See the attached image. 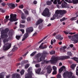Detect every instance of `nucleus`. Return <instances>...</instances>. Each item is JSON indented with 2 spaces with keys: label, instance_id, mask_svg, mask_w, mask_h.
<instances>
[{
  "label": "nucleus",
  "instance_id": "nucleus-1",
  "mask_svg": "<svg viewBox=\"0 0 78 78\" xmlns=\"http://www.w3.org/2000/svg\"><path fill=\"white\" fill-rule=\"evenodd\" d=\"M70 58L69 56H63L61 57H53L52 58V60H50L51 64H56L59 60H65Z\"/></svg>",
  "mask_w": 78,
  "mask_h": 78
},
{
  "label": "nucleus",
  "instance_id": "nucleus-2",
  "mask_svg": "<svg viewBox=\"0 0 78 78\" xmlns=\"http://www.w3.org/2000/svg\"><path fill=\"white\" fill-rule=\"evenodd\" d=\"M48 55V53L46 51H44L43 53H39L37 54L36 56V58L37 60V62L39 63L42 61V59H45L46 55Z\"/></svg>",
  "mask_w": 78,
  "mask_h": 78
},
{
  "label": "nucleus",
  "instance_id": "nucleus-3",
  "mask_svg": "<svg viewBox=\"0 0 78 78\" xmlns=\"http://www.w3.org/2000/svg\"><path fill=\"white\" fill-rule=\"evenodd\" d=\"M66 13H67V12L65 10H57L55 11V14H54L53 16L51 18V20H55L56 19V17H58L59 14L61 16H63V15L66 14Z\"/></svg>",
  "mask_w": 78,
  "mask_h": 78
},
{
  "label": "nucleus",
  "instance_id": "nucleus-4",
  "mask_svg": "<svg viewBox=\"0 0 78 78\" xmlns=\"http://www.w3.org/2000/svg\"><path fill=\"white\" fill-rule=\"evenodd\" d=\"M33 31V28L32 27H28L26 29V33H25L23 36V38L22 39V41H24L27 38L29 34H30Z\"/></svg>",
  "mask_w": 78,
  "mask_h": 78
},
{
  "label": "nucleus",
  "instance_id": "nucleus-5",
  "mask_svg": "<svg viewBox=\"0 0 78 78\" xmlns=\"http://www.w3.org/2000/svg\"><path fill=\"white\" fill-rule=\"evenodd\" d=\"M9 31V29L8 28H6L4 30H2L1 31V38L3 39V38H7L8 35L7 34V33Z\"/></svg>",
  "mask_w": 78,
  "mask_h": 78
},
{
  "label": "nucleus",
  "instance_id": "nucleus-6",
  "mask_svg": "<svg viewBox=\"0 0 78 78\" xmlns=\"http://www.w3.org/2000/svg\"><path fill=\"white\" fill-rule=\"evenodd\" d=\"M42 15L44 16V17H47V18H48V17H50V10L48 8H45L42 13Z\"/></svg>",
  "mask_w": 78,
  "mask_h": 78
},
{
  "label": "nucleus",
  "instance_id": "nucleus-7",
  "mask_svg": "<svg viewBox=\"0 0 78 78\" xmlns=\"http://www.w3.org/2000/svg\"><path fill=\"white\" fill-rule=\"evenodd\" d=\"M6 45L5 44L3 45L2 48V49H1V51H6L8 50H9L10 48L11 47V43H7L6 44Z\"/></svg>",
  "mask_w": 78,
  "mask_h": 78
},
{
  "label": "nucleus",
  "instance_id": "nucleus-8",
  "mask_svg": "<svg viewBox=\"0 0 78 78\" xmlns=\"http://www.w3.org/2000/svg\"><path fill=\"white\" fill-rule=\"evenodd\" d=\"M16 17H17L16 14H13L11 13L10 15V19H9L10 22H15L16 21Z\"/></svg>",
  "mask_w": 78,
  "mask_h": 78
},
{
  "label": "nucleus",
  "instance_id": "nucleus-9",
  "mask_svg": "<svg viewBox=\"0 0 78 78\" xmlns=\"http://www.w3.org/2000/svg\"><path fill=\"white\" fill-rule=\"evenodd\" d=\"M66 2H68L69 3H73V4H78V0H72V1L71 0H65Z\"/></svg>",
  "mask_w": 78,
  "mask_h": 78
},
{
  "label": "nucleus",
  "instance_id": "nucleus-10",
  "mask_svg": "<svg viewBox=\"0 0 78 78\" xmlns=\"http://www.w3.org/2000/svg\"><path fill=\"white\" fill-rule=\"evenodd\" d=\"M29 72L30 74H26L25 78H32V75L33 76L34 74L33 73V72L32 71Z\"/></svg>",
  "mask_w": 78,
  "mask_h": 78
},
{
  "label": "nucleus",
  "instance_id": "nucleus-11",
  "mask_svg": "<svg viewBox=\"0 0 78 78\" xmlns=\"http://www.w3.org/2000/svg\"><path fill=\"white\" fill-rule=\"evenodd\" d=\"M46 69L47 70V73L48 74H50V73H51V71H52V68H51V67L50 66H48L47 68Z\"/></svg>",
  "mask_w": 78,
  "mask_h": 78
},
{
  "label": "nucleus",
  "instance_id": "nucleus-12",
  "mask_svg": "<svg viewBox=\"0 0 78 78\" xmlns=\"http://www.w3.org/2000/svg\"><path fill=\"white\" fill-rule=\"evenodd\" d=\"M62 4L61 5V6L62 8H67V3L64 0H62Z\"/></svg>",
  "mask_w": 78,
  "mask_h": 78
},
{
  "label": "nucleus",
  "instance_id": "nucleus-13",
  "mask_svg": "<svg viewBox=\"0 0 78 78\" xmlns=\"http://www.w3.org/2000/svg\"><path fill=\"white\" fill-rule=\"evenodd\" d=\"M8 6L10 9H14V8H16L15 4H13L12 3H9Z\"/></svg>",
  "mask_w": 78,
  "mask_h": 78
},
{
  "label": "nucleus",
  "instance_id": "nucleus-14",
  "mask_svg": "<svg viewBox=\"0 0 78 78\" xmlns=\"http://www.w3.org/2000/svg\"><path fill=\"white\" fill-rule=\"evenodd\" d=\"M42 22H43V20L40 19L37 20V21L36 22L35 25L36 26H37L39 25L40 24H41Z\"/></svg>",
  "mask_w": 78,
  "mask_h": 78
},
{
  "label": "nucleus",
  "instance_id": "nucleus-15",
  "mask_svg": "<svg viewBox=\"0 0 78 78\" xmlns=\"http://www.w3.org/2000/svg\"><path fill=\"white\" fill-rule=\"evenodd\" d=\"M20 78V75L18 74H13L12 75V77L11 78Z\"/></svg>",
  "mask_w": 78,
  "mask_h": 78
},
{
  "label": "nucleus",
  "instance_id": "nucleus-16",
  "mask_svg": "<svg viewBox=\"0 0 78 78\" xmlns=\"http://www.w3.org/2000/svg\"><path fill=\"white\" fill-rule=\"evenodd\" d=\"M65 71V70H66V67L65 66H63L60 69H59V73H61L62 71Z\"/></svg>",
  "mask_w": 78,
  "mask_h": 78
},
{
  "label": "nucleus",
  "instance_id": "nucleus-17",
  "mask_svg": "<svg viewBox=\"0 0 78 78\" xmlns=\"http://www.w3.org/2000/svg\"><path fill=\"white\" fill-rule=\"evenodd\" d=\"M55 38L57 39H58V40H60V41H62L63 39V37H61L60 35H57L55 37Z\"/></svg>",
  "mask_w": 78,
  "mask_h": 78
},
{
  "label": "nucleus",
  "instance_id": "nucleus-18",
  "mask_svg": "<svg viewBox=\"0 0 78 78\" xmlns=\"http://www.w3.org/2000/svg\"><path fill=\"white\" fill-rule=\"evenodd\" d=\"M8 34L9 36H10V37H12V36L13 34V31L12 30H10L8 33Z\"/></svg>",
  "mask_w": 78,
  "mask_h": 78
},
{
  "label": "nucleus",
  "instance_id": "nucleus-19",
  "mask_svg": "<svg viewBox=\"0 0 78 78\" xmlns=\"http://www.w3.org/2000/svg\"><path fill=\"white\" fill-rule=\"evenodd\" d=\"M49 62V61L46 60H44L41 63V64H48Z\"/></svg>",
  "mask_w": 78,
  "mask_h": 78
},
{
  "label": "nucleus",
  "instance_id": "nucleus-20",
  "mask_svg": "<svg viewBox=\"0 0 78 78\" xmlns=\"http://www.w3.org/2000/svg\"><path fill=\"white\" fill-rule=\"evenodd\" d=\"M71 59H73L74 61H76L77 63L78 62V58L76 57H73L71 58Z\"/></svg>",
  "mask_w": 78,
  "mask_h": 78
},
{
  "label": "nucleus",
  "instance_id": "nucleus-21",
  "mask_svg": "<svg viewBox=\"0 0 78 78\" xmlns=\"http://www.w3.org/2000/svg\"><path fill=\"white\" fill-rule=\"evenodd\" d=\"M21 18L23 20H25L27 18L25 16V15L23 13H22L21 15Z\"/></svg>",
  "mask_w": 78,
  "mask_h": 78
},
{
  "label": "nucleus",
  "instance_id": "nucleus-22",
  "mask_svg": "<svg viewBox=\"0 0 78 78\" xmlns=\"http://www.w3.org/2000/svg\"><path fill=\"white\" fill-rule=\"evenodd\" d=\"M47 37V36H45L40 41L38 42V43H37V44H41V43L43 41H44V40H45V39H46Z\"/></svg>",
  "mask_w": 78,
  "mask_h": 78
},
{
  "label": "nucleus",
  "instance_id": "nucleus-23",
  "mask_svg": "<svg viewBox=\"0 0 78 78\" xmlns=\"http://www.w3.org/2000/svg\"><path fill=\"white\" fill-rule=\"evenodd\" d=\"M27 62L28 61H27V60H23L21 64L22 66H23L24 64H26V63H27Z\"/></svg>",
  "mask_w": 78,
  "mask_h": 78
},
{
  "label": "nucleus",
  "instance_id": "nucleus-24",
  "mask_svg": "<svg viewBox=\"0 0 78 78\" xmlns=\"http://www.w3.org/2000/svg\"><path fill=\"white\" fill-rule=\"evenodd\" d=\"M67 55L69 56H72V53L71 51H68L67 52Z\"/></svg>",
  "mask_w": 78,
  "mask_h": 78
},
{
  "label": "nucleus",
  "instance_id": "nucleus-25",
  "mask_svg": "<svg viewBox=\"0 0 78 78\" xmlns=\"http://www.w3.org/2000/svg\"><path fill=\"white\" fill-rule=\"evenodd\" d=\"M41 69L39 68L37 70L36 72V73L39 74V73H40V72H41Z\"/></svg>",
  "mask_w": 78,
  "mask_h": 78
},
{
  "label": "nucleus",
  "instance_id": "nucleus-26",
  "mask_svg": "<svg viewBox=\"0 0 78 78\" xmlns=\"http://www.w3.org/2000/svg\"><path fill=\"white\" fill-rule=\"evenodd\" d=\"M23 10L25 14H26V15H29V13L28 12V11L26 10V9H24Z\"/></svg>",
  "mask_w": 78,
  "mask_h": 78
},
{
  "label": "nucleus",
  "instance_id": "nucleus-27",
  "mask_svg": "<svg viewBox=\"0 0 78 78\" xmlns=\"http://www.w3.org/2000/svg\"><path fill=\"white\" fill-rule=\"evenodd\" d=\"M75 67H76V65L72 64V65H71V67L72 69H75Z\"/></svg>",
  "mask_w": 78,
  "mask_h": 78
},
{
  "label": "nucleus",
  "instance_id": "nucleus-28",
  "mask_svg": "<svg viewBox=\"0 0 78 78\" xmlns=\"http://www.w3.org/2000/svg\"><path fill=\"white\" fill-rule=\"evenodd\" d=\"M46 4L47 5H50L51 4V2L48 0L46 2Z\"/></svg>",
  "mask_w": 78,
  "mask_h": 78
},
{
  "label": "nucleus",
  "instance_id": "nucleus-29",
  "mask_svg": "<svg viewBox=\"0 0 78 78\" xmlns=\"http://www.w3.org/2000/svg\"><path fill=\"white\" fill-rule=\"evenodd\" d=\"M50 55H54L55 54V51L52 50L50 52Z\"/></svg>",
  "mask_w": 78,
  "mask_h": 78
},
{
  "label": "nucleus",
  "instance_id": "nucleus-30",
  "mask_svg": "<svg viewBox=\"0 0 78 78\" xmlns=\"http://www.w3.org/2000/svg\"><path fill=\"white\" fill-rule=\"evenodd\" d=\"M16 38L17 40H20V35H16Z\"/></svg>",
  "mask_w": 78,
  "mask_h": 78
},
{
  "label": "nucleus",
  "instance_id": "nucleus-31",
  "mask_svg": "<svg viewBox=\"0 0 78 78\" xmlns=\"http://www.w3.org/2000/svg\"><path fill=\"white\" fill-rule=\"evenodd\" d=\"M20 26L21 28H25V25H23L22 24H20Z\"/></svg>",
  "mask_w": 78,
  "mask_h": 78
},
{
  "label": "nucleus",
  "instance_id": "nucleus-32",
  "mask_svg": "<svg viewBox=\"0 0 78 78\" xmlns=\"http://www.w3.org/2000/svg\"><path fill=\"white\" fill-rule=\"evenodd\" d=\"M76 17H72L70 20L73 21V20H77L76 19Z\"/></svg>",
  "mask_w": 78,
  "mask_h": 78
},
{
  "label": "nucleus",
  "instance_id": "nucleus-33",
  "mask_svg": "<svg viewBox=\"0 0 78 78\" xmlns=\"http://www.w3.org/2000/svg\"><path fill=\"white\" fill-rule=\"evenodd\" d=\"M36 53V51H34L30 54V56H34Z\"/></svg>",
  "mask_w": 78,
  "mask_h": 78
},
{
  "label": "nucleus",
  "instance_id": "nucleus-34",
  "mask_svg": "<svg viewBox=\"0 0 78 78\" xmlns=\"http://www.w3.org/2000/svg\"><path fill=\"white\" fill-rule=\"evenodd\" d=\"M24 72L25 71H24V70L23 69L21 70V71L20 72V73L21 75H23V74H24Z\"/></svg>",
  "mask_w": 78,
  "mask_h": 78
},
{
  "label": "nucleus",
  "instance_id": "nucleus-35",
  "mask_svg": "<svg viewBox=\"0 0 78 78\" xmlns=\"http://www.w3.org/2000/svg\"><path fill=\"white\" fill-rule=\"evenodd\" d=\"M9 41V39H5L3 40L4 43H5V42H8Z\"/></svg>",
  "mask_w": 78,
  "mask_h": 78
},
{
  "label": "nucleus",
  "instance_id": "nucleus-36",
  "mask_svg": "<svg viewBox=\"0 0 78 78\" xmlns=\"http://www.w3.org/2000/svg\"><path fill=\"white\" fill-rule=\"evenodd\" d=\"M57 1L58 5H61L62 2V0L60 2V1H61V0H57Z\"/></svg>",
  "mask_w": 78,
  "mask_h": 78
},
{
  "label": "nucleus",
  "instance_id": "nucleus-37",
  "mask_svg": "<svg viewBox=\"0 0 78 78\" xmlns=\"http://www.w3.org/2000/svg\"><path fill=\"white\" fill-rule=\"evenodd\" d=\"M52 74V75H56L57 74V71L56 70H54Z\"/></svg>",
  "mask_w": 78,
  "mask_h": 78
},
{
  "label": "nucleus",
  "instance_id": "nucleus-38",
  "mask_svg": "<svg viewBox=\"0 0 78 78\" xmlns=\"http://www.w3.org/2000/svg\"><path fill=\"white\" fill-rule=\"evenodd\" d=\"M18 48H17V47H14V48H13L12 49V51H15V50H16Z\"/></svg>",
  "mask_w": 78,
  "mask_h": 78
},
{
  "label": "nucleus",
  "instance_id": "nucleus-39",
  "mask_svg": "<svg viewBox=\"0 0 78 78\" xmlns=\"http://www.w3.org/2000/svg\"><path fill=\"white\" fill-rule=\"evenodd\" d=\"M35 66L36 67L39 68V67H40V65H39V64H37L35 65Z\"/></svg>",
  "mask_w": 78,
  "mask_h": 78
},
{
  "label": "nucleus",
  "instance_id": "nucleus-40",
  "mask_svg": "<svg viewBox=\"0 0 78 78\" xmlns=\"http://www.w3.org/2000/svg\"><path fill=\"white\" fill-rule=\"evenodd\" d=\"M66 20V18L65 17H63L62 19H60V22H62V21H64V20Z\"/></svg>",
  "mask_w": 78,
  "mask_h": 78
},
{
  "label": "nucleus",
  "instance_id": "nucleus-41",
  "mask_svg": "<svg viewBox=\"0 0 78 78\" xmlns=\"http://www.w3.org/2000/svg\"><path fill=\"white\" fill-rule=\"evenodd\" d=\"M1 5L2 6H3L4 7L5 6H6V3L5 2H3L1 4Z\"/></svg>",
  "mask_w": 78,
  "mask_h": 78
},
{
  "label": "nucleus",
  "instance_id": "nucleus-42",
  "mask_svg": "<svg viewBox=\"0 0 78 78\" xmlns=\"http://www.w3.org/2000/svg\"><path fill=\"white\" fill-rule=\"evenodd\" d=\"M0 73V78H3V75L2 73Z\"/></svg>",
  "mask_w": 78,
  "mask_h": 78
},
{
  "label": "nucleus",
  "instance_id": "nucleus-43",
  "mask_svg": "<svg viewBox=\"0 0 78 78\" xmlns=\"http://www.w3.org/2000/svg\"><path fill=\"white\" fill-rule=\"evenodd\" d=\"M23 7L24 6L23 5H21L19 6L20 8H21V9H23Z\"/></svg>",
  "mask_w": 78,
  "mask_h": 78
},
{
  "label": "nucleus",
  "instance_id": "nucleus-44",
  "mask_svg": "<svg viewBox=\"0 0 78 78\" xmlns=\"http://www.w3.org/2000/svg\"><path fill=\"white\" fill-rule=\"evenodd\" d=\"M42 25H40L39 26V30H42Z\"/></svg>",
  "mask_w": 78,
  "mask_h": 78
},
{
  "label": "nucleus",
  "instance_id": "nucleus-45",
  "mask_svg": "<svg viewBox=\"0 0 78 78\" xmlns=\"http://www.w3.org/2000/svg\"><path fill=\"white\" fill-rule=\"evenodd\" d=\"M0 10L1 11V12H2L3 13L5 12V11L1 8H0Z\"/></svg>",
  "mask_w": 78,
  "mask_h": 78
},
{
  "label": "nucleus",
  "instance_id": "nucleus-46",
  "mask_svg": "<svg viewBox=\"0 0 78 78\" xmlns=\"http://www.w3.org/2000/svg\"><path fill=\"white\" fill-rule=\"evenodd\" d=\"M57 78H61V76L59 74H58L57 76Z\"/></svg>",
  "mask_w": 78,
  "mask_h": 78
},
{
  "label": "nucleus",
  "instance_id": "nucleus-47",
  "mask_svg": "<svg viewBox=\"0 0 78 78\" xmlns=\"http://www.w3.org/2000/svg\"><path fill=\"white\" fill-rule=\"evenodd\" d=\"M52 69L54 70H56V69H57V68L55 66H53L52 67Z\"/></svg>",
  "mask_w": 78,
  "mask_h": 78
},
{
  "label": "nucleus",
  "instance_id": "nucleus-48",
  "mask_svg": "<svg viewBox=\"0 0 78 78\" xmlns=\"http://www.w3.org/2000/svg\"><path fill=\"white\" fill-rule=\"evenodd\" d=\"M20 31H21L22 34H24L25 33V30H24V29H20Z\"/></svg>",
  "mask_w": 78,
  "mask_h": 78
},
{
  "label": "nucleus",
  "instance_id": "nucleus-49",
  "mask_svg": "<svg viewBox=\"0 0 78 78\" xmlns=\"http://www.w3.org/2000/svg\"><path fill=\"white\" fill-rule=\"evenodd\" d=\"M29 66H30V65H29V64H27L25 65V68L26 69H27V68H28Z\"/></svg>",
  "mask_w": 78,
  "mask_h": 78
},
{
  "label": "nucleus",
  "instance_id": "nucleus-50",
  "mask_svg": "<svg viewBox=\"0 0 78 78\" xmlns=\"http://www.w3.org/2000/svg\"><path fill=\"white\" fill-rule=\"evenodd\" d=\"M60 50L61 51H63V52H65V51H66L64 50V49H63L62 48H60Z\"/></svg>",
  "mask_w": 78,
  "mask_h": 78
},
{
  "label": "nucleus",
  "instance_id": "nucleus-51",
  "mask_svg": "<svg viewBox=\"0 0 78 78\" xmlns=\"http://www.w3.org/2000/svg\"><path fill=\"white\" fill-rule=\"evenodd\" d=\"M27 20L29 22V21H30L31 20V18L30 17H28L27 18Z\"/></svg>",
  "mask_w": 78,
  "mask_h": 78
},
{
  "label": "nucleus",
  "instance_id": "nucleus-52",
  "mask_svg": "<svg viewBox=\"0 0 78 78\" xmlns=\"http://www.w3.org/2000/svg\"><path fill=\"white\" fill-rule=\"evenodd\" d=\"M63 32L65 34H68L69 33V32H66L65 31H63Z\"/></svg>",
  "mask_w": 78,
  "mask_h": 78
},
{
  "label": "nucleus",
  "instance_id": "nucleus-53",
  "mask_svg": "<svg viewBox=\"0 0 78 78\" xmlns=\"http://www.w3.org/2000/svg\"><path fill=\"white\" fill-rule=\"evenodd\" d=\"M54 3L55 5L57 4V0H55L54 2Z\"/></svg>",
  "mask_w": 78,
  "mask_h": 78
},
{
  "label": "nucleus",
  "instance_id": "nucleus-54",
  "mask_svg": "<svg viewBox=\"0 0 78 78\" xmlns=\"http://www.w3.org/2000/svg\"><path fill=\"white\" fill-rule=\"evenodd\" d=\"M12 55H13V54H12V53H11V54L9 53L8 54V56H9V57L11 56H12Z\"/></svg>",
  "mask_w": 78,
  "mask_h": 78
},
{
  "label": "nucleus",
  "instance_id": "nucleus-55",
  "mask_svg": "<svg viewBox=\"0 0 78 78\" xmlns=\"http://www.w3.org/2000/svg\"><path fill=\"white\" fill-rule=\"evenodd\" d=\"M37 32H35L33 34V36H34L37 35Z\"/></svg>",
  "mask_w": 78,
  "mask_h": 78
},
{
  "label": "nucleus",
  "instance_id": "nucleus-56",
  "mask_svg": "<svg viewBox=\"0 0 78 78\" xmlns=\"http://www.w3.org/2000/svg\"><path fill=\"white\" fill-rule=\"evenodd\" d=\"M9 16H5V19H6L9 20L8 19H9Z\"/></svg>",
  "mask_w": 78,
  "mask_h": 78
},
{
  "label": "nucleus",
  "instance_id": "nucleus-57",
  "mask_svg": "<svg viewBox=\"0 0 78 78\" xmlns=\"http://www.w3.org/2000/svg\"><path fill=\"white\" fill-rule=\"evenodd\" d=\"M76 33L74 32V33H69V34H71L72 35V34H75Z\"/></svg>",
  "mask_w": 78,
  "mask_h": 78
},
{
  "label": "nucleus",
  "instance_id": "nucleus-58",
  "mask_svg": "<svg viewBox=\"0 0 78 78\" xmlns=\"http://www.w3.org/2000/svg\"><path fill=\"white\" fill-rule=\"evenodd\" d=\"M21 23H25V20H22L21 22Z\"/></svg>",
  "mask_w": 78,
  "mask_h": 78
},
{
  "label": "nucleus",
  "instance_id": "nucleus-59",
  "mask_svg": "<svg viewBox=\"0 0 78 78\" xmlns=\"http://www.w3.org/2000/svg\"><path fill=\"white\" fill-rule=\"evenodd\" d=\"M37 1H34L33 2L34 4L35 5H36V4H37Z\"/></svg>",
  "mask_w": 78,
  "mask_h": 78
},
{
  "label": "nucleus",
  "instance_id": "nucleus-60",
  "mask_svg": "<svg viewBox=\"0 0 78 78\" xmlns=\"http://www.w3.org/2000/svg\"><path fill=\"white\" fill-rule=\"evenodd\" d=\"M57 33H54L53 34V36H55L56 35V34H57Z\"/></svg>",
  "mask_w": 78,
  "mask_h": 78
},
{
  "label": "nucleus",
  "instance_id": "nucleus-61",
  "mask_svg": "<svg viewBox=\"0 0 78 78\" xmlns=\"http://www.w3.org/2000/svg\"><path fill=\"white\" fill-rule=\"evenodd\" d=\"M31 67H30L28 70V72H30V70H31Z\"/></svg>",
  "mask_w": 78,
  "mask_h": 78
},
{
  "label": "nucleus",
  "instance_id": "nucleus-62",
  "mask_svg": "<svg viewBox=\"0 0 78 78\" xmlns=\"http://www.w3.org/2000/svg\"><path fill=\"white\" fill-rule=\"evenodd\" d=\"M22 57H20V58L18 59V61H21L22 59Z\"/></svg>",
  "mask_w": 78,
  "mask_h": 78
},
{
  "label": "nucleus",
  "instance_id": "nucleus-63",
  "mask_svg": "<svg viewBox=\"0 0 78 78\" xmlns=\"http://www.w3.org/2000/svg\"><path fill=\"white\" fill-rule=\"evenodd\" d=\"M78 70H77L76 69V75H77L78 76Z\"/></svg>",
  "mask_w": 78,
  "mask_h": 78
},
{
  "label": "nucleus",
  "instance_id": "nucleus-64",
  "mask_svg": "<svg viewBox=\"0 0 78 78\" xmlns=\"http://www.w3.org/2000/svg\"><path fill=\"white\" fill-rule=\"evenodd\" d=\"M9 20H8V19H5L4 20V22H8V21Z\"/></svg>",
  "mask_w": 78,
  "mask_h": 78
}]
</instances>
